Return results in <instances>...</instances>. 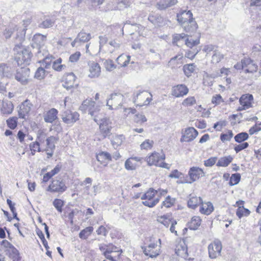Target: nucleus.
<instances>
[{
    "instance_id": "nucleus-19",
    "label": "nucleus",
    "mask_w": 261,
    "mask_h": 261,
    "mask_svg": "<svg viewBox=\"0 0 261 261\" xmlns=\"http://www.w3.org/2000/svg\"><path fill=\"white\" fill-rule=\"evenodd\" d=\"M32 105L31 102L28 100H25L20 106L19 110H18V115L19 118L25 119V116H27L31 110Z\"/></svg>"
},
{
    "instance_id": "nucleus-1",
    "label": "nucleus",
    "mask_w": 261,
    "mask_h": 261,
    "mask_svg": "<svg viewBox=\"0 0 261 261\" xmlns=\"http://www.w3.org/2000/svg\"><path fill=\"white\" fill-rule=\"evenodd\" d=\"M14 50L15 60L18 65L30 64L32 54L28 48L23 47L19 44L15 45Z\"/></svg>"
},
{
    "instance_id": "nucleus-45",
    "label": "nucleus",
    "mask_w": 261,
    "mask_h": 261,
    "mask_svg": "<svg viewBox=\"0 0 261 261\" xmlns=\"http://www.w3.org/2000/svg\"><path fill=\"white\" fill-rule=\"evenodd\" d=\"M108 249L106 251V253H107V254L110 255L111 253H117V255H116V256H119L120 254L121 253L122 250L120 249L118 247L114 246L112 244H109L107 245Z\"/></svg>"
},
{
    "instance_id": "nucleus-16",
    "label": "nucleus",
    "mask_w": 261,
    "mask_h": 261,
    "mask_svg": "<svg viewBox=\"0 0 261 261\" xmlns=\"http://www.w3.org/2000/svg\"><path fill=\"white\" fill-rule=\"evenodd\" d=\"M175 252L176 255L184 259H187L188 257V247L185 242L180 241L176 245Z\"/></svg>"
},
{
    "instance_id": "nucleus-13",
    "label": "nucleus",
    "mask_w": 261,
    "mask_h": 261,
    "mask_svg": "<svg viewBox=\"0 0 261 261\" xmlns=\"http://www.w3.org/2000/svg\"><path fill=\"white\" fill-rule=\"evenodd\" d=\"M188 175L190 177L189 180L192 184L200 177L204 176L205 173L202 169L199 167H192L189 170Z\"/></svg>"
},
{
    "instance_id": "nucleus-41",
    "label": "nucleus",
    "mask_w": 261,
    "mask_h": 261,
    "mask_svg": "<svg viewBox=\"0 0 261 261\" xmlns=\"http://www.w3.org/2000/svg\"><path fill=\"white\" fill-rule=\"evenodd\" d=\"M46 40V37L40 34L35 35L33 39L34 42L39 47L43 45Z\"/></svg>"
},
{
    "instance_id": "nucleus-46",
    "label": "nucleus",
    "mask_w": 261,
    "mask_h": 261,
    "mask_svg": "<svg viewBox=\"0 0 261 261\" xmlns=\"http://www.w3.org/2000/svg\"><path fill=\"white\" fill-rule=\"evenodd\" d=\"M137 166V163L134 162L133 159H130V158L125 162L124 167L127 170H134L136 169Z\"/></svg>"
},
{
    "instance_id": "nucleus-57",
    "label": "nucleus",
    "mask_w": 261,
    "mask_h": 261,
    "mask_svg": "<svg viewBox=\"0 0 261 261\" xmlns=\"http://www.w3.org/2000/svg\"><path fill=\"white\" fill-rule=\"evenodd\" d=\"M30 149L32 151V153L33 154H34L35 153L37 152H40L41 151L40 147V143L38 141H36L34 142H33L30 144Z\"/></svg>"
},
{
    "instance_id": "nucleus-7",
    "label": "nucleus",
    "mask_w": 261,
    "mask_h": 261,
    "mask_svg": "<svg viewBox=\"0 0 261 261\" xmlns=\"http://www.w3.org/2000/svg\"><path fill=\"white\" fill-rule=\"evenodd\" d=\"M80 115L76 112H72L69 110H66L63 112L61 118L63 121L69 125H72L79 119Z\"/></svg>"
},
{
    "instance_id": "nucleus-58",
    "label": "nucleus",
    "mask_w": 261,
    "mask_h": 261,
    "mask_svg": "<svg viewBox=\"0 0 261 261\" xmlns=\"http://www.w3.org/2000/svg\"><path fill=\"white\" fill-rule=\"evenodd\" d=\"M53 205L59 212H62V207L64 205V201L62 200L55 199L53 201Z\"/></svg>"
},
{
    "instance_id": "nucleus-62",
    "label": "nucleus",
    "mask_w": 261,
    "mask_h": 261,
    "mask_svg": "<svg viewBox=\"0 0 261 261\" xmlns=\"http://www.w3.org/2000/svg\"><path fill=\"white\" fill-rule=\"evenodd\" d=\"M104 65L108 71H112L116 68V66L111 60H106L104 62Z\"/></svg>"
},
{
    "instance_id": "nucleus-36",
    "label": "nucleus",
    "mask_w": 261,
    "mask_h": 261,
    "mask_svg": "<svg viewBox=\"0 0 261 261\" xmlns=\"http://www.w3.org/2000/svg\"><path fill=\"white\" fill-rule=\"evenodd\" d=\"M130 59V56L121 54L117 58L116 61L121 67H125L129 63Z\"/></svg>"
},
{
    "instance_id": "nucleus-37",
    "label": "nucleus",
    "mask_w": 261,
    "mask_h": 261,
    "mask_svg": "<svg viewBox=\"0 0 261 261\" xmlns=\"http://www.w3.org/2000/svg\"><path fill=\"white\" fill-rule=\"evenodd\" d=\"M201 220L199 216H194L189 223V227L190 229L196 230L201 224Z\"/></svg>"
},
{
    "instance_id": "nucleus-11",
    "label": "nucleus",
    "mask_w": 261,
    "mask_h": 261,
    "mask_svg": "<svg viewBox=\"0 0 261 261\" xmlns=\"http://www.w3.org/2000/svg\"><path fill=\"white\" fill-rule=\"evenodd\" d=\"M222 250V245L220 241H214L208 245L209 256L211 258H216L220 255Z\"/></svg>"
},
{
    "instance_id": "nucleus-60",
    "label": "nucleus",
    "mask_w": 261,
    "mask_h": 261,
    "mask_svg": "<svg viewBox=\"0 0 261 261\" xmlns=\"http://www.w3.org/2000/svg\"><path fill=\"white\" fill-rule=\"evenodd\" d=\"M45 69L43 67H39L35 72V77L39 80L43 79L45 76Z\"/></svg>"
},
{
    "instance_id": "nucleus-12",
    "label": "nucleus",
    "mask_w": 261,
    "mask_h": 261,
    "mask_svg": "<svg viewBox=\"0 0 261 261\" xmlns=\"http://www.w3.org/2000/svg\"><path fill=\"white\" fill-rule=\"evenodd\" d=\"M76 77L72 72L66 74L63 80V86L67 90H69L77 86L75 84Z\"/></svg>"
},
{
    "instance_id": "nucleus-5",
    "label": "nucleus",
    "mask_w": 261,
    "mask_h": 261,
    "mask_svg": "<svg viewBox=\"0 0 261 261\" xmlns=\"http://www.w3.org/2000/svg\"><path fill=\"white\" fill-rule=\"evenodd\" d=\"M152 100V95L146 91H140L134 94L133 97L134 102L140 107L148 105Z\"/></svg>"
},
{
    "instance_id": "nucleus-3",
    "label": "nucleus",
    "mask_w": 261,
    "mask_h": 261,
    "mask_svg": "<svg viewBox=\"0 0 261 261\" xmlns=\"http://www.w3.org/2000/svg\"><path fill=\"white\" fill-rule=\"evenodd\" d=\"M146 247H142L143 253L146 256H149L151 258L156 257L160 253L161 240L159 239L158 241L151 242Z\"/></svg>"
},
{
    "instance_id": "nucleus-34",
    "label": "nucleus",
    "mask_w": 261,
    "mask_h": 261,
    "mask_svg": "<svg viewBox=\"0 0 261 261\" xmlns=\"http://www.w3.org/2000/svg\"><path fill=\"white\" fill-rule=\"evenodd\" d=\"M96 159L100 163H105L106 161H111L112 156L108 152L101 151L96 155Z\"/></svg>"
},
{
    "instance_id": "nucleus-50",
    "label": "nucleus",
    "mask_w": 261,
    "mask_h": 261,
    "mask_svg": "<svg viewBox=\"0 0 261 261\" xmlns=\"http://www.w3.org/2000/svg\"><path fill=\"white\" fill-rule=\"evenodd\" d=\"M241 179V175L239 173L232 174L230 177L229 184L230 186H234L237 185Z\"/></svg>"
},
{
    "instance_id": "nucleus-38",
    "label": "nucleus",
    "mask_w": 261,
    "mask_h": 261,
    "mask_svg": "<svg viewBox=\"0 0 261 261\" xmlns=\"http://www.w3.org/2000/svg\"><path fill=\"white\" fill-rule=\"evenodd\" d=\"M232 160L233 158L230 155L222 157L219 159L216 165L218 167H227L232 162Z\"/></svg>"
},
{
    "instance_id": "nucleus-8",
    "label": "nucleus",
    "mask_w": 261,
    "mask_h": 261,
    "mask_svg": "<svg viewBox=\"0 0 261 261\" xmlns=\"http://www.w3.org/2000/svg\"><path fill=\"white\" fill-rule=\"evenodd\" d=\"M30 70L28 67H21L17 70L15 79L22 85H26L29 81Z\"/></svg>"
},
{
    "instance_id": "nucleus-55",
    "label": "nucleus",
    "mask_w": 261,
    "mask_h": 261,
    "mask_svg": "<svg viewBox=\"0 0 261 261\" xmlns=\"http://www.w3.org/2000/svg\"><path fill=\"white\" fill-rule=\"evenodd\" d=\"M55 23V21L50 18H47L39 24V27L43 29H46L51 27Z\"/></svg>"
},
{
    "instance_id": "nucleus-15",
    "label": "nucleus",
    "mask_w": 261,
    "mask_h": 261,
    "mask_svg": "<svg viewBox=\"0 0 261 261\" xmlns=\"http://www.w3.org/2000/svg\"><path fill=\"white\" fill-rule=\"evenodd\" d=\"M165 159V154L161 155L159 153L154 152L146 157V161L150 166L152 165L158 166L161 161H164Z\"/></svg>"
},
{
    "instance_id": "nucleus-48",
    "label": "nucleus",
    "mask_w": 261,
    "mask_h": 261,
    "mask_svg": "<svg viewBox=\"0 0 261 261\" xmlns=\"http://www.w3.org/2000/svg\"><path fill=\"white\" fill-rule=\"evenodd\" d=\"M199 36H198L197 39L194 40L192 38H187L185 40V44L190 48H192L193 47L197 45L200 43V39Z\"/></svg>"
},
{
    "instance_id": "nucleus-23",
    "label": "nucleus",
    "mask_w": 261,
    "mask_h": 261,
    "mask_svg": "<svg viewBox=\"0 0 261 261\" xmlns=\"http://www.w3.org/2000/svg\"><path fill=\"white\" fill-rule=\"evenodd\" d=\"M253 97L252 94H246L243 95L239 99L240 103L244 107L243 109H249L252 107Z\"/></svg>"
},
{
    "instance_id": "nucleus-6",
    "label": "nucleus",
    "mask_w": 261,
    "mask_h": 261,
    "mask_svg": "<svg viewBox=\"0 0 261 261\" xmlns=\"http://www.w3.org/2000/svg\"><path fill=\"white\" fill-rule=\"evenodd\" d=\"M124 100V96L120 93H113L107 99V106L110 110L117 109L121 107Z\"/></svg>"
},
{
    "instance_id": "nucleus-10",
    "label": "nucleus",
    "mask_w": 261,
    "mask_h": 261,
    "mask_svg": "<svg viewBox=\"0 0 261 261\" xmlns=\"http://www.w3.org/2000/svg\"><path fill=\"white\" fill-rule=\"evenodd\" d=\"M198 135V132L193 127L186 128L184 132H182V136L180 142H189L193 141Z\"/></svg>"
},
{
    "instance_id": "nucleus-9",
    "label": "nucleus",
    "mask_w": 261,
    "mask_h": 261,
    "mask_svg": "<svg viewBox=\"0 0 261 261\" xmlns=\"http://www.w3.org/2000/svg\"><path fill=\"white\" fill-rule=\"evenodd\" d=\"M194 19L192 13L190 10H181L177 14V20L181 27H185L188 22Z\"/></svg>"
},
{
    "instance_id": "nucleus-21",
    "label": "nucleus",
    "mask_w": 261,
    "mask_h": 261,
    "mask_svg": "<svg viewBox=\"0 0 261 261\" xmlns=\"http://www.w3.org/2000/svg\"><path fill=\"white\" fill-rule=\"evenodd\" d=\"M58 111L55 108H51L43 114V119L45 122L52 123L58 119Z\"/></svg>"
},
{
    "instance_id": "nucleus-22",
    "label": "nucleus",
    "mask_w": 261,
    "mask_h": 261,
    "mask_svg": "<svg viewBox=\"0 0 261 261\" xmlns=\"http://www.w3.org/2000/svg\"><path fill=\"white\" fill-rule=\"evenodd\" d=\"M189 91L188 88L184 85H178L172 88V95L176 97L186 95Z\"/></svg>"
},
{
    "instance_id": "nucleus-18",
    "label": "nucleus",
    "mask_w": 261,
    "mask_h": 261,
    "mask_svg": "<svg viewBox=\"0 0 261 261\" xmlns=\"http://www.w3.org/2000/svg\"><path fill=\"white\" fill-rule=\"evenodd\" d=\"M89 74V76L91 78L98 77L101 73V68L99 65L94 61H89L88 62Z\"/></svg>"
},
{
    "instance_id": "nucleus-30",
    "label": "nucleus",
    "mask_w": 261,
    "mask_h": 261,
    "mask_svg": "<svg viewBox=\"0 0 261 261\" xmlns=\"http://www.w3.org/2000/svg\"><path fill=\"white\" fill-rule=\"evenodd\" d=\"M13 108V105L11 101H4L2 108H1V112L4 114H10L12 112Z\"/></svg>"
},
{
    "instance_id": "nucleus-28",
    "label": "nucleus",
    "mask_w": 261,
    "mask_h": 261,
    "mask_svg": "<svg viewBox=\"0 0 261 261\" xmlns=\"http://www.w3.org/2000/svg\"><path fill=\"white\" fill-rule=\"evenodd\" d=\"M201 206H200V212L201 213L204 215H210L214 210V207L211 202L203 203L202 202Z\"/></svg>"
},
{
    "instance_id": "nucleus-49",
    "label": "nucleus",
    "mask_w": 261,
    "mask_h": 261,
    "mask_svg": "<svg viewBox=\"0 0 261 261\" xmlns=\"http://www.w3.org/2000/svg\"><path fill=\"white\" fill-rule=\"evenodd\" d=\"M62 59L59 58L56 61L53 62V68L58 71H61L65 67V65L61 64Z\"/></svg>"
},
{
    "instance_id": "nucleus-17",
    "label": "nucleus",
    "mask_w": 261,
    "mask_h": 261,
    "mask_svg": "<svg viewBox=\"0 0 261 261\" xmlns=\"http://www.w3.org/2000/svg\"><path fill=\"white\" fill-rule=\"evenodd\" d=\"M4 250L9 256L16 255L18 253L17 250L8 241L4 240L1 242V251Z\"/></svg>"
},
{
    "instance_id": "nucleus-4",
    "label": "nucleus",
    "mask_w": 261,
    "mask_h": 261,
    "mask_svg": "<svg viewBox=\"0 0 261 261\" xmlns=\"http://www.w3.org/2000/svg\"><path fill=\"white\" fill-rule=\"evenodd\" d=\"M67 189V187L66 186L65 181L59 177L52 180L50 184L47 188L46 191L51 193L62 194Z\"/></svg>"
},
{
    "instance_id": "nucleus-54",
    "label": "nucleus",
    "mask_w": 261,
    "mask_h": 261,
    "mask_svg": "<svg viewBox=\"0 0 261 261\" xmlns=\"http://www.w3.org/2000/svg\"><path fill=\"white\" fill-rule=\"evenodd\" d=\"M250 214V211L245 207H240V208L237 209L236 212V215L239 218H241L243 216H248Z\"/></svg>"
},
{
    "instance_id": "nucleus-31",
    "label": "nucleus",
    "mask_w": 261,
    "mask_h": 261,
    "mask_svg": "<svg viewBox=\"0 0 261 261\" xmlns=\"http://www.w3.org/2000/svg\"><path fill=\"white\" fill-rule=\"evenodd\" d=\"M112 3L116 4V6L114 8L116 10H123L130 6V3L128 0H113Z\"/></svg>"
},
{
    "instance_id": "nucleus-44",
    "label": "nucleus",
    "mask_w": 261,
    "mask_h": 261,
    "mask_svg": "<svg viewBox=\"0 0 261 261\" xmlns=\"http://www.w3.org/2000/svg\"><path fill=\"white\" fill-rule=\"evenodd\" d=\"M217 77L214 74H208L207 72H205L203 74V84L205 86H211L213 85L212 79Z\"/></svg>"
},
{
    "instance_id": "nucleus-40",
    "label": "nucleus",
    "mask_w": 261,
    "mask_h": 261,
    "mask_svg": "<svg viewBox=\"0 0 261 261\" xmlns=\"http://www.w3.org/2000/svg\"><path fill=\"white\" fill-rule=\"evenodd\" d=\"M202 203V199L200 197H192L188 201V206L194 209L198 205Z\"/></svg>"
},
{
    "instance_id": "nucleus-32",
    "label": "nucleus",
    "mask_w": 261,
    "mask_h": 261,
    "mask_svg": "<svg viewBox=\"0 0 261 261\" xmlns=\"http://www.w3.org/2000/svg\"><path fill=\"white\" fill-rule=\"evenodd\" d=\"M185 27H182L184 31L190 33L195 32L198 28V25L194 19L188 22Z\"/></svg>"
},
{
    "instance_id": "nucleus-64",
    "label": "nucleus",
    "mask_w": 261,
    "mask_h": 261,
    "mask_svg": "<svg viewBox=\"0 0 261 261\" xmlns=\"http://www.w3.org/2000/svg\"><path fill=\"white\" fill-rule=\"evenodd\" d=\"M153 143V142L152 141L146 140L140 145L141 148L142 149H150L152 146Z\"/></svg>"
},
{
    "instance_id": "nucleus-27",
    "label": "nucleus",
    "mask_w": 261,
    "mask_h": 261,
    "mask_svg": "<svg viewBox=\"0 0 261 261\" xmlns=\"http://www.w3.org/2000/svg\"><path fill=\"white\" fill-rule=\"evenodd\" d=\"M99 128L100 130L99 140H103L107 137H109L112 134V126H105L103 125H99Z\"/></svg>"
},
{
    "instance_id": "nucleus-39",
    "label": "nucleus",
    "mask_w": 261,
    "mask_h": 261,
    "mask_svg": "<svg viewBox=\"0 0 261 261\" xmlns=\"http://www.w3.org/2000/svg\"><path fill=\"white\" fill-rule=\"evenodd\" d=\"M125 140V137L122 135H116L113 137L112 140H111V143L113 146L116 148L118 146H120L124 140Z\"/></svg>"
},
{
    "instance_id": "nucleus-26",
    "label": "nucleus",
    "mask_w": 261,
    "mask_h": 261,
    "mask_svg": "<svg viewBox=\"0 0 261 261\" xmlns=\"http://www.w3.org/2000/svg\"><path fill=\"white\" fill-rule=\"evenodd\" d=\"M183 58L184 57L182 54H178L172 58L168 62V66L173 68L177 67L179 65H181L183 63Z\"/></svg>"
},
{
    "instance_id": "nucleus-2",
    "label": "nucleus",
    "mask_w": 261,
    "mask_h": 261,
    "mask_svg": "<svg viewBox=\"0 0 261 261\" xmlns=\"http://www.w3.org/2000/svg\"><path fill=\"white\" fill-rule=\"evenodd\" d=\"M80 110L84 113L88 112L96 122H97L99 118H100L101 113L99 112V107L96 106L95 101H93L92 99H86L84 100L80 106Z\"/></svg>"
},
{
    "instance_id": "nucleus-61",
    "label": "nucleus",
    "mask_w": 261,
    "mask_h": 261,
    "mask_svg": "<svg viewBox=\"0 0 261 261\" xmlns=\"http://www.w3.org/2000/svg\"><path fill=\"white\" fill-rule=\"evenodd\" d=\"M233 137V133L231 130H228L227 133L222 134L220 136V139L223 142L229 141Z\"/></svg>"
},
{
    "instance_id": "nucleus-42",
    "label": "nucleus",
    "mask_w": 261,
    "mask_h": 261,
    "mask_svg": "<svg viewBox=\"0 0 261 261\" xmlns=\"http://www.w3.org/2000/svg\"><path fill=\"white\" fill-rule=\"evenodd\" d=\"M196 66L194 64H189L185 65L183 67V70L185 75L189 77L191 74L194 72Z\"/></svg>"
},
{
    "instance_id": "nucleus-52",
    "label": "nucleus",
    "mask_w": 261,
    "mask_h": 261,
    "mask_svg": "<svg viewBox=\"0 0 261 261\" xmlns=\"http://www.w3.org/2000/svg\"><path fill=\"white\" fill-rule=\"evenodd\" d=\"M17 119L18 118L16 117H12L9 118L7 120V124L8 126L12 129H15L17 125Z\"/></svg>"
},
{
    "instance_id": "nucleus-51",
    "label": "nucleus",
    "mask_w": 261,
    "mask_h": 261,
    "mask_svg": "<svg viewBox=\"0 0 261 261\" xmlns=\"http://www.w3.org/2000/svg\"><path fill=\"white\" fill-rule=\"evenodd\" d=\"M223 55L220 52L215 50L212 57V62L214 64L218 63L223 58Z\"/></svg>"
},
{
    "instance_id": "nucleus-63",
    "label": "nucleus",
    "mask_w": 261,
    "mask_h": 261,
    "mask_svg": "<svg viewBox=\"0 0 261 261\" xmlns=\"http://www.w3.org/2000/svg\"><path fill=\"white\" fill-rule=\"evenodd\" d=\"M175 199L171 198L169 196L166 197V199L163 201L162 205L166 207H170L174 204Z\"/></svg>"
},
{
    "instance_id": "nucleus-53",
    "label": "nucleus",
    "mask_w": 261,
    "mask_h": 261,
    "mask_svg": "<svg viewBox=\"0 0 261 261\" xmlns=\"http://www.w3.org/2000/svg\"><path fill=\"white\" fill-rule=\"evenodd\" d=\"M249 138L248 134L245 132L239 133L234 137V140L238 143L247 140Z\"/></svg>"
},
{
    "instance_id": "nucleus-59",
    "label": "nucleus",
    "mask_w": 261,
    "mask_h": 261,
    "mask_svg": "<svg viewBox=\"0 0 261 261\" xmlns=\"http://www.w3.org/2000/svg\"><path fill=\"white\" fill-rule=\"evenodd\" d=\"M195 103H196V99L193 96L187 98L182 102V105L185 107L191 106Z\"/></svg>"
},
{
    "instance_id": "nucleus-24",
    "label": "nucleus",
    "mask_w": 261,
    "mask_h": 261,
    "mask_svg": "<svg viewBox=\"0 0 261 261\" xmlns=\"http://www.w3.org/2000/svg\"><path fill=\"white\" fill-rule=\"evenodd\" d=\"M148 20L155 27H161L164 24L163 18L158 14H150L148 16Z\"/></svg>"
},
{
    "instance_id": "nucleus-56",
    "label": "nucleus",
    "mask_w": 261,
    "mask_h": 261,
    "mask_svg": "<svg viewBox=\"0 0 261 261\" xmlns=\"http://www.w3.org/2000/svg\"><path fill=\"white\" fill-rule=\"evenodd\" d=\"M1 71H2L4 76L9 77L12 75V70L11 68L5 64L3 65H1Z\"/></svg>"
},
{
    "instance_id": "nucleus-20",
    "label": "nucleus",
    "mask_w": 261,
    "mask_h": 261,
    "mask_svg": "<svg viewBox=\"0 0 261 261\" xmlns=\"http://www.w3.org/2000/svg\"><path fill=\"white\" fill-rule=\"evenodd\" d=\"M244 71L246 73H253L257 71L258 66L255 62L250 58H245L243 59Z\"/></svg>"
},
{
    "instance_id": "nucleus-25",
    "label": "nucleus",
    "mask_w": 261,
    "mask_h": 261,
    "mask_svg": "<svg viewBox=\"0 0 261 261\" xmlns=\"http://www.w3.org/2000/svg\"><path fill=\"white\" fill-rule=\"evenodd\" d=\"M91 38V37L90 33H87L85 32L81 31L78 34L76 38L71 43V45L73 47H74L75 46L76 43L79 42H87L89 41Z\"/></svg>"
},
{
    "instance_id": "nucleus-33",
    "label": "nucleus",
    "mask_w": 261,
    "mask_h": 261,
    "mask_svg": "<svg viewBox=\"0 0 261 261\" xmlns=\"http://www.w3.org/2000/svg\"><path fill=\"white\" fill-rule=\"evenodd\" d=\"M58 141V138L54 136H50L46 139V147L45 151L49 150H54L55 148V143Z\"/></svg>"
},
{
    "instance_id": "nucleus-35",
    "label": "nucleus",
    "mask_w": 261,
    "mask_h": 261,
    "mask_svg": "<svg viewBox=\"0 0 261 261\" xmlns=\"http://www.w3.org/2000/svg\"><path fill=\"white\" fill-rule=\"evenodd\" d=\"M158 221L163 224L166 227H168L170 224L172 222V221H175L172 218L171 215L167 214L164 216H162L158 218Z\"/></svg>"
},
{
    "instance_id": "nucleus-43",
    "label": "nucleus",
    "mask_w": 261,
    "mask_h": 261,
    "mask_svg": "<svg viewBox=\"0 0 261 261\" xmlns=\"http://www.w3.org/2000/svg\"><path fill=\"white\" fill-rule=\"evenodd\" d=\"M93 231L92 226H89L82 230L79 233V237L82 239H86Z\"/></svg>"
},
{
    "instance_id": "nucleus-47",
    "label": "nucleus",
    "mask_w": 261,
    "mask_h": 261,
    "mask_svg": "<svg viewBox=\"0 0 261 261\" xmlns=\"http://www.w3.org/2000/svg\"><path fill=\"white\" fill-rule=\"evenodd\" d=\"M100 118L97 122H96L99 125H103L105 126H112V121L109 118L103 117L102 114L101 113Z\"/></svg>"
},
{
    "instance_id": "nucleus-14",
    "label": "nucleus",
    "mask_w": 261,
    "mask_h": 261,
    "mask_svg": "<svg viewBox=\"0 0 261 261\" xmlns=\"http://www.w3.org/2000/svg\"><path fill=\"white\" fill-rule=\"evenodd\" d=\"M156 193L157 191L154 190L153 189H149V190L145 193V196L147 197V200H145L142 202L143 205L149 207H152L155 206L159 202V198H156L152 201H151V200L153 198Z\"/></svg>"
},
{
    "instance_id": "nucleus-29",
    "label": "nucleus",
    "mask_w": 261,
    "mask_h": 261,
    "mask_svg": "<svg viewBox=\"0 0 261 261\" xmlns=\"http://www.w3.org/2000/svg\"><path fill=\"white\" fill-rule=\"evenodd\" d=\"M177 0H160L157 4L158 9L164 10L166 8L175 5Z\"/></svg>"
}]
</instances>
